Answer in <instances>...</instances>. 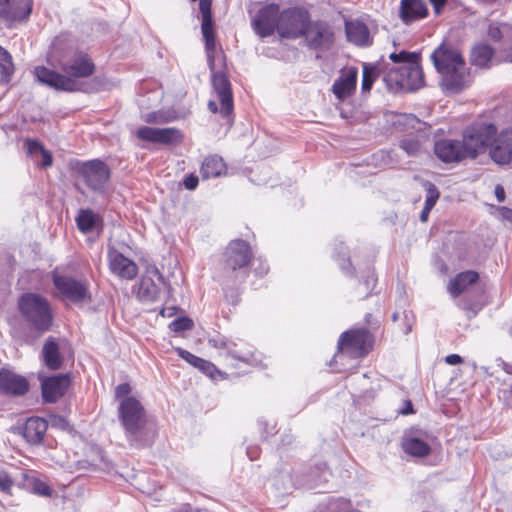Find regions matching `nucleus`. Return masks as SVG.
I'll list each match as a JSON object with an SVG mask.
<instances>
[{
	"mask_svg": "<svg viewBox=\"0 0 512 512\" xmlns=\"http://www.w3.org/2000/svg\"><path fill=\"white\" fill-rule=\"evenodd\" d=\"M435 15H440L448 0H429Z\"/></svg>",
	"mask_w": 512,
	"mask_h": 512,
	"instance_id": "obj_53",
	"label": "nucleus"
},
{
	"mask_svg": "<svg viewBox=\"0 0 512 512\" xmlns=\"http://www.w3.org/2000/svg\"><path fill=\"white\" fill-rule=\"evenodd\" d=\"M33 0H0V22L8 28L27 20L31 14Z\"/></svg>",
	"mask_w": 512,
	"mask_h": 512,
	"instance_id": "obj_16",
	"label": "nucleus"
},
{
	"mask_svg": "<svg viewBox=\"0 0 512 512\" xmlns=\"http://www.w3.org/2000/svg\"><path fill=\"white\" fill-rule=\"evenodd\" d=\"M339 255H340L339 260L341 261V262H340V267H341V269H342L345 273H347V274H351V271H350V270H351V269H350V268H351V262H350V259H349V257H348V253H347V252H345V251H343V252H341Z\"/></svg>",
	"mask_w": 512,
	"mask_h": 512,
	"instance_id": "obj_51",
	"label": "nucleus"
},
{
	"mask_svg": "<svg viewBox=\"0 0 512 512\" xmlns=\"http://www.w3.org/2000/svg\"><path fill=\"white\" fill-rule=\"evenodd\" d=\"M54 424H57V425H60V426H64L66 425V421L64 418L62 417H54Z\"/></svg>",
	"mask_w": 512,
	"mask_h": 512,
	"instance_id": "obj_61",
	"label": "nucleus"
},
{
	"mask_svg": "<svg viewBox=\"0 0 512 512\" xmlns=\"http://www.w3.org/2000/svg\"><path fill=\"white\" fill-rule=\"evenodd\" d=\"M166 285L159 269L155 266H150L146 269L145 274L139 282L137 297L144 303L160 301L162 288Z\"/></svg>",
	"mask_w": 512,
	"mask_h": 512,
	"instance_id": "obj_11",
	"label": "nucleus"
},
{
	"mask_svg": "<svg viewBox=\"0 0 512 512\" xmlns=\"http://www.w3.org/2000/svg\"><path fill=\"white\" fill-rule=\"evenodd\" d=\"M434 154L443 163H459L467 159L463 143L459 139L443 138L434 143Z\"/></svg>",
	"mask_w": 512,
	"mask_h": 512,
	"instance_id": "obj_19",
	"label": "nucleus"
},
{
	"mask_svg": "<svg viewBox=\"0 0 512 512\" xmlns=\"http://www.w3.org/2000/svg\"><path fill=\"white\" fill-rule=\"evenodd\" d=\"M118 417L131 445H138V434L147 423L146 411L135 397H126L119 402Z\"/></svg>",
	"mask_w": 512,
	"mask_h": 512,
	"instance_id": "obj_5",
	"label": "nucleus"
},
{
	"mask_svg": "<svg viewBox=\"0 0 512 512\" xmlns=\"http://www.w3.org/2000/svg\"><path fill=\"white\" fill-rule=\"evenodd\" d=\"M507 31L508 26L506 24L491 23L488 26L487 35L491 40L497 42L504 37Z\"/></svg>",
	"mask_w": 512,
	"mask_h": 512,
	"instance_id": "obj_41",
	"label": "nucleus"
},
{
	"mask_svg": "<svg viewBox=\"0 0 512 512\" xmlns=\"http://www.w3.org/2000/svg\"><path fill=\"white\" fill-rule=\"evenodd\" d=\"M329 512H354L350 500L345 498H334L328 503Z\"/></svg>",
	"mask_w": 512,
	"mask_h": 512,
	"instance_id": "obj_39",
	"label": "nucleus"
},
{
	"mask_svg": "<svg viewBox=\"0 0 512 512\" xmlns=\"http://www.w3.org/2000/svg\"><path fill=\"white\" fill-rule=\"evenodd\" d=\"M208 109L209 111H211L212 113H216L218 112V106H217V103L214 101V100H210L208 102Z\"/></svg>",
	"mask_w": 512,
	"mask_h": 512,
	"instance_id": "obj_58",
	"label": "nucleus"
},
{
	"mask_svg": "<svg viewBox=\"0 0 512 512\" xmlns=\"http://www.w3.org/2000/svg\"><path fill=\"white\" fill-rule=\"evenodd\" d=\"M431 60L441 76V85L446 90L458 93L469 86L470 73L457 48L442 43L431 54Z\"/></svg>",
	"mask_w": 512,
	"mask_h": 512,
	"instance_id": "obj_2",
	"label": "nucleus"
},
{
	"mask_svg": "<svg viewBox=\"0 0 512 512\" xmlns=\"http://www.w3.org/2000/svg\"><path fill=\"white\" fill-rule=\"evenodd\" d=\"M479 280V274L473 270H467L457 274L450 280L447 289L453 298L458 297L466 292L468 288L476 284Z\"/></svg>",
	"mask_w": 512,
	"mask_h": 512,
	"instance_id": "obj_29",
	"label": "nucleus"
},
{
	"mask_svg": "<svg viewBox=\"0 0 512 512\" xmlns=\"http://www.w3.org/2000/svg\"><path fill=\"white\" fill-rule=\"evenodd\" d=\"M136 135L140 140L157 144L176 145L183 141L182 132L174 127L152 128L143 126L136 131Z\"/></svg>",
	"mask_w": 512,
	"mask_h": 512,
	"instance_id": "obj_18",
	"label": "nucleus"
},
{
	"mask_svg": "<svg viewBox=\"0 0 512 512\" xmlns=\"http://www.w3.org/2000/svg\"><path fill=\"white\" fill-rule=\"evenodd\" d=\"M390 81L402 90L413 91L421 88L424 75L418 61H411L406 66H399L388 74Z\"/></svg>",
	"mask_w": 512,
	"mask_h": 512,
	"instance_id": "obj_13",
	"label": "nucleus"
},
{
	"mask_svg": "<svg viewBox=\"0 0 512 512\" xmlns=\"http://www.w3.org/2000/svg\"><path fill=\"white\" fill-rule=\"evenodd\" d=\"M17 305L21 316L37 331L44 332L52 326L51 305L44 296L32 292L24 293L19 297Z\"/></svg>",
	"mask_w": 512,
	"mask_h": 512,
	"instance_id": "obj_4",
	"label": "nucleus"
},
{
	"mask_svg": "<svg viewBox=\"0 0 512 512\" xmlns=\"http://www.w3.org/2000/svg\"><path fill=\"white\" fill-rule=\"evenodd\" d=\"M130 393H131V387L128 383L119 384L115 388V398L120 401L126 397H130L129 396Z\"/></svg>",
	"mask_w": 512,
	"mask_h": 512,
	"instance_id": "obj_50",
	"label": "nucleus"
},
{
	"mask_svg": "<svg viewBox=\"0 0 512 512\" xmlns=\"http://www.w3.org/2000/svg\"><path fill=\"white\" fill-rule=\"evenodd\" d=\"M386 122L396 133L409 134L415 130L426 129V122L421 121L413 114L388 112L385 114Z\"/></svg>",
	"mask_w": 512,
	"mask_h": 512,
	"instance_id": "obj_23",
	"label": "nucleus"
},
{
	"mask_svg": "<svg viewBox=\"0 0 512 512\" xmlns=\"http://www.w3.org/2000/svg\"><path fill=\"white\" fill-rule=\"evenodd\" d=\"M347 39L357 46H369L372 43L369 28L360 21H347L345 23Z\"/></svg>",
	"mask_w": 512,
	"mask_h": 512,
	"instance_id": "obj_30",
	"label": "nucleus"
},
{
	"mask_svg": "<svg viewBox=\"0 0 512 512\" xmlns=\"http://www.w3.org/2000/svg\"><path fill=\"white\" fill-rule=\"evenodd\" d=\"M143 120L147 123L164 124L170 122L172 118L168 114L158 111L146 114Z\"/></svg>",
	"mask_w": 512,
	"mask_h": 512,
	"instance_id": "obj_44",
	"label": "nucleus"
},
{
	"mask_svg": "<svg viewBox=\"0 0 512 512\" xmlns=\"http://www.w3.org/2000/svg\"><path fill=\"white\" fill-rule=\"evenodd\" d=\"M431 134L430 125L426 124V129L415 130L412 133L405 134L399 140V147L409 157H419L426 152V143Z\"/></svg>",
	"mask_w": 512,
	"mask_h": 512,
	"instance_id": "obj_20",
	"label": "nucleus"
},
{
	"mask_svg": "<svg viewBox=\"0 0 512 512\" xmlns=\"http://www.w3.org/2000/svg\"><path fill=\"white\" fill-rule=\"evenodd\" d=\"M42 356L45 365L51 370H57L61 368L63 358L60 352V345L57 343L55 338L49 337L42 349Z\"/></svg>",
	"mask_w": 512,
	"mask_h": 512,
	"instance_id": "obj_31",
	"label": "nucleus"
},
{
	"mask_svg": "<svg viewBox=\"0 0 512 512\" xmlns=\"http://www.w3.org/2000/svg\"><path fill=\"white\" fill-rule=\"evenodd\" d=\"M252 258L248 242L242 239L232 240L224 252V282L232 286L244 282L249 275L248 267Z\"/></svg>",
	"mask_w": 512,
	"mask_h": 512,
	"instance_id": "obj_3",
	"label": "nucleus"
},
{
	"mask_svg": "<svg viewBox=\"0 0 512 512\" xmlns=\"http://www.w3.org/2000/svg\"><path fill=\"white\" fill-rule=\"evenodd\" d=\"M505 218L512 222V210L508 209L505 213Z\"/></svg>",
	"mask_w": 512,
	"mask_h": 512,
	"instance_id": "obj_64",
	"label": "nucleus"
},
{
	"mask_svg": "<svg viewBox=\"0 0 512 512\" xmlns=\"http://www.w3.org/2000/svg\"><path fill=\"white\" fill-rule=\"evenodd\" d=\"M183 184L186 189L188 190H194L198 185V177L194 174H190L185 177Z\"/></svg>",
	"mask_w": 512,
	"mask_h": 512,
	"instance_id": "obj_52",
	"label": "nucleus"
},
{
	"mask_svg": "<svg viewBox=\"0 0 512 512\" xmlns=\"http://www.w3.org/2000/svg\"><path fill=\"white\" fill-rule=\"evenodd\" d=\"M445 362L449 365H457L463 362V359L458 354H450L445 357Z\"/></svg>",
	"mask_w": 512,
	"mask_h": 512,
	"instance_id": "obj_55",
	"label": "nucleus"
},
{
	"mask_svg": "<svg viewBox=\"0 0 512 512\" xmlns=\"http://www.w3.org/2000/svg\"><path fill=\"white\" fill-rule=\"evenodd\" d=\"M378 76L377 67L369 64L363 66V78L361 88L364 92L369 91Z\"/></svg>",
	"mask_w": 512,
	"mask_h": 512,
	"instance_id": "obj_38",
	"label": "nucleus"
},
{
	"mask_svg": "<svg viewBox=\"0 0 512 512\" xmlns=\"http://www.w3.org/2000/svg\"><path fill=\"white\" fill-rule=\"evenodd\" d=\"M208 343L210 346L219 350L220 356L231 357L247 364L256 362L252 347L245 342L237 344L225 337L217 336L209 339Z\"/></svg>",
	"mask_w": 512,
	"mask_h": 512,
	"instance_id": "obj_14",
	"label": "nucleus"
},
{
	"mask_svg": "<svg viewBox=\"0 0 512 512\" xmlns=\"http://www.w3.org/2000/svg\"><path fill=\"white\" fill-rule=\"evenodd\" d=\"M357 76V69L349 68L334 81L332 85V92L337 99L343 101L354 93L356 89Z\"/></svg>",
	"mask_w": 512,
	"mask_h": 512,
	"instance_id": "obj_27",
	"label": "nucleus"
},
{
	"mask_svg": "<svg viewBox=\"0 0 512 512\" xmlns=\"http://www.w3.org/2000/svg\"><path fill=\"white\" fill-rule=\"evenodd\" d=\"M429 10L424 0H401L399 6V18L409 25L428 16Z\"/></svg>",
	"mask_w": 512,
	"mask_h": 512,
	"instance_id": "obj_25",
	"label": "nucleus"
},
{
	"mask_svg": "<svg viewBox=\"0 0 512 512\" xmlns=\"http://www.w3.org/2000/svg\"><path fill=\"white\" fill-rule=\"evenodd\" d=\"M496 126L491 123H475L466 128L461 139L467 159H475L487 148L495 136Z\"/></svg>",
	"mask_w": 512,
	"mask_h": 512,
	"instance_id": "obj_6",
	"label": "nucleus"
},
{
	"mask_svg": "<svg viewBox=\"0 0 512 512\" xmlns=\"http://www.w3.org/2000/svg\"><path fill=\"white\" fill-rule=\"evenodd\" d=\"M70 385L68 375H56L44 379L41 383L42 396L46 402H56L62 397Z\"/></svg>",
	"mask_w": 512,
	"mask_h": 512,
	"instance_id": "obj_24",
	"label": "nucleus"
},
{
	"mask_svg": "<svg viewBox=\"0 0 512 512\" xmlns=\"http://www.w3.org/2000/svg\"><path fill=\"white\" fill-rule=\"evenodd\" d=\"M268 272V266L261 265L259 269H255V273L259 276L265 275Z\"/></svg>",
	"mask_w": 512,
	"mask_h": 512,
	"instance_id": "obj_60",
	"label": "nucleus"
},
{
	"mask_svg": "<svg viewBox=\"0 0 512 512\" xmlns=\"http://www.w3.org/2000/svg\"><path fill=\"white\" fill-rule=\"evenodd\" d=\"M29 389L28 381L11 371L0 370V391L5 394L21 396Z\"/></svg>",
	"mask_w": 512,
	"mask_h": 512,
	"instance_id": "obj_26",
	"label": "nucleus"
},
{
	"mask_svg": "<svg viewBox=\"0 0 512 512\" xmlns=\"http://www.w3.org/2000/svg\"><path fill=\"white\" fill-rule=\"evenodd\" d=\"M372 347V336L366 329H354L341 334L338 349L353 358L367 355Z\"/></svg>",
	"mask_w": 512,
	"mask_h": 512,
	"instance_id": "obj_9",
	"label": "nucleus"
},
{
	"mask_svg": "<svg viewBox=\"0 0 512 512\" xmlns=\"http://www.w3.org/2000/svg\"><path fill=\"white\" fill-rule=\"evenodd\" d=\"M78 229L83 233H90L102 226V217L91 209H81L76 217Z\"/></svg>",
	"mask_w": 512,
	"mask_h": 512,
	"instance_id": "obj_33",
	"label": "nucleus"
},
{
	"mask_svg": "<svg viewBox=\"0 0 512 512\" xmlns=\"http://www.w3.org/2000/svg\"><path fill=\"white\" fill-rule=\"evenodd\" d=\"M502 368L505 372L511 373V366L509 364L505 363L504 361H502Z\"/></svg>",
	"mask_w": 512,
	"mask_h": 512,
	"instance_id": "obj_62",
	"label": "nucleus"
},
{
	"mask_svg": "<svg viewBox=\"0 0 512 512\" xmlns=\"http://www.w3.org/2000/svg\"><path fill=\"white\" fill-rule=\"evenodd\" d=\"M107 256L109 269L112 274L125 280H133L137 276L138 266L133 260L127 258L114 248L109 249Z\"/></svg>",
	"mask_w": 512,
	"mask_h": 512,
	"instance_id": "obj_21",
	"label": "nucleus"
},
{
	"mask_svg": "<svg viewBox=\"0 0 512 512\" xmlns=\"http://www.w3.org/2000/svg\"><path fill=\"white\" fill-rule=\"evenodd\" d=\"M225 164L218 156H208L202 162L200 174L203 179L220 176L225 171Z\"/></svg>",
	"mask_w": 512,
	"mask_h": 512,
	"instance_id": "obj_34",
	"label": "nucleus"
},
{
	"mask_svg": "<svg viewBox=\"0 0 512 512\" xmlns=\"http://www.w3.org/2000/svg\"><path fill=\"white\" fill-rule=\"evenodd\" d=\"M48 63L55 69L38 66L34 74L39 82L66 92L86 91L82 78H87L94 73L95 65L90 57L77 49L76 41L68 33L57 35L47 54Z\"/></svg>",
	"mask_w": 512,
	"mask_h": 512,
	"instance_id": "obj_1",
	"label": "nucleus"
},
{
	"mask_svg": "<svg viewBox=\"0 0 512 512\" xmlns=\"http://www.w3.org/2000/svg\"><path fill=\"white\" fill-rule=\"evenodd\" d=\"M14 71L10 53L0 46V74L1 81L8 82Z\"/></svg>",
	"mask_w": 512,
	"mask_h": 512,
	"instance_id": "obj_36",
	"label": "nucleus"
},
{
	"mask_svg": "<svg viewBox=\"0 0 512 512\" xmlns=\"http://www.w3.org/2000/svg\"><path fill=\"white\" fill-rule=\"evenodd\" d=\"M199 9L202 15V21H211L212 13H211V1L210 0H200L199 1Z\"/></svg>",
	"mask_w": 512,
	"mask_h": 512,
	"instance_id": "obj_49",
	"label": "nucleus"
},
{
	"mask_svg": "<svg viewBox=\"0 0 512 512\" xmlns=\"http://www.w3.org/2000/svg\"><path fill=\"white\" fill-rule=\"evenodd\" d=\"M53 284L63 299L76 305L90 302L88 284L68 275L53 274Z\"/></svg>",
	"mask_w": 512,
	"mask_h": 512,
	"instance_id": "obj_8",
	"label": "nucleus"
},
{
	"mask_svg": "<svg viewBox=\"0 0 512 512\" xmlns=\"http://www.w3.org/2000/svg\"><path fill=\"white\" fill-rule=\"evenodd\" d=\"M80 174L86 185L93 191L102 192L110 178L109 167L101 160L94 159L83 163Z\"/></svg>",
	"mask_w": 512,
	"mask_h": 512,
	"instance_id": "obj_15",
	"label": "nucleus"
},
{
	"mask_svg": "<svg viewBox=\"0 0 512 512\" xmlns=\"http://www.w3.org/2000/svg\"><path fill=\"white\" fill-rule=\"evenodd\" d=\"M431 210H426V207H423L421 214H420V220L422 222H426L429 216Z\"/></svg>",
	"mask_w": 512,
	"mask_h": 512,
	"instance_id": "obj_59",
	"label": "nucleus"
},
{
	"mask_svg": "<svg viewBox=\"0 0 512 512\" xmlns=\"http://www.w3.org/2000/svg\"><path fill=\"white\" fill-rule=\"evenodd\" d=\"M402 448L405 453L413 457H425L429 455L431 448L423 440L416 437H408L403 439Z\"/></svg>",
	"mask_w": 512,
	"mask_h": 512,
	"instance_id": "obj_35",
	"label": "nucleus"
},
{
	"mask_svg": "<svg viewBox=\"0 0 512 512\" xmlns=\"http://www.w3.org/2000/svg\"><path fill=\"white\" fill-rule=\"evenodd\" d=\"M495 51L486 44L476 45L470 54L471 65L478 68L488 69L492 66Z\"/></svg>",
	"mask_w": 512,
	"mask_h": 512,
	"instance_id": "obj_32",
	"label": "nucleus"
},
{
	"mask_svg": "<svg viewBox=\"0 0 512 512\" xmlns=\"http://www.w3.org/2000/svg\"><path fill=\"white\" fill-rule=\"evenodd\" d=\"M213 88L220 101L219 113L222 117L227 118L233 112V96L230 81L223 73H216L212 79Z\"/></svg>",
	"mask_w": 512,
	"mask_h": 512,
	"instance_id": "obj_22",
	"label": "nucleus"
},
{
	"mask_svg": "<svg viewBox=\"0 0 512 512\" xmlns=\"http://www.w3.org/2000/svg\"><path fill=\"white\" fill-rule=\"evenodd\" d=\"M207 364L209 365V367H207L206 365H198L197 368H199L201 371H203L204 373H206L208 375H212L213 371L215 370V366L208 361H207Z\"/></svg>",
	"mask_w": 512,
	"mask_h": 512,
	"instance_id": "obj_57",
	"label": "nucleus"
},
{
	"mask_svg": "<svg viewBox=\"0 0 512 512\" xmlns=\"http://www.w3.org/2000/svg\"><path fill=\"white\" fill-rule=\"evenodd\" d=\"M202 35L205 41V48L208 52V56L210 57V53H212L215 49V34L213 29V20L211 21H202L201 24Z\"/></svg>",
	"mask_w": 512,
	"mask_h": 512,
	"instance_id": "obj_37",
	"label": "nucleus"
},
{
	"mask_svg": "<svg viewBox=\"0 0 512 512\" xmlns=\"http://www.w3.org/2000/svg\"><path fill=\"white\" fill-rule=\"evenodd\" d=\"M489 156L499 165L512 162V128L495 133L490 143Z\"/></svg>",
	"mask_w": 512,
	"mask_h": 512,
	"instance_id": "obj_17",
	"label": "nucleus"
},
{
	"mask_svg": "<svg viewBox=\"0 0 512 512\" xmlns=\"http://www.w3.org/2000/svg\"><path fill=\"white\" fill-rule=\"evenodd\" d=\"M310 19L308 11L300 7H292L281 11L278 34L282 38L297 39L302 37Z\"/></svg>",
	"mask_w": 512,
	"mask_h": 512,
	"instance_id": "obj_7",
	"label": "nucleus"
},
{
	"mask_svg": "<svg viewBox=\"0 0 512 512\" xmlns=\"http://www.w3.org/2000/svg\"><path fill=\"white\" fill-rule=\"evenodd\" d=\"M40 154L42 156L40 165L42 167H50L53 162L52 154L47 149H44Z\"/></svg>",
	"mask_w": 512,
	"mask_h": 512,
	"instance_id": "obj_54",
	"label": "nucleus"
},
{
	"mask_svg": "<svg viewBox=\"0 0 512 512\" xmlns=\"http://www.w3.org/2000/svg\"><path fill=\"white\" fill-rule=\"evenodd\" d=\"M25 147L27 149V153L30 156H35L37 154H40L45 149L44 146L39 141L33 140V139H26Z\"/></svg>",
	"mask_w": 512,
	"mask_h": 512,
	"instance_id": "obj_48",
	"label": "nucleus"
},
{
	"mask_svg": "<svg viewBox=\"0 0 512 512\" xmlns=\"http://www.w3.org/2000/svg\"><path fill=\"white\" fill-rule=\"evenodd\" d=\"M14 481L12 477L5 471L0 470V491L6 494H11Z\"/></svg>",
	"mask_w": 512,
	"mask_h": 512,
	"instance_id": "obj_46",
	"label": "nucleus"
},
{
	"mask_svg": "<svg viewBox=\"0 0 512 512\" xmlns=\"http://www.w3.org/2000/svg\"><path fill=\"white\" fill-rule=\"evenodd\" d=\"M389 58L394 63H401L400 66H406L411 61H419V55L414 52L401 51L400 53H391Z\"/></svg>",
	"mask_w": 512,
	"mask_h": 512,
	"instance_id": "obj_40",
	"label": "nucleus"
},
{
	"mask_svg": "<svg viewBox=\"0 0 512 512\" xmlns=\"http://www.w3.org/2000/svg\"><path fill=\"white\" fill-rule=\"evenodd\" d=\"M438 198H439L438 189L436 188L435 185L429 183L428 188H427V197H426L425 205H424V207H426V210H431L435 206Z\"/></svg>",
	"mask_w": 512,
	"mask_h": 512,
	"instance_id": "obj_45",
	"label": "nucleus"
},
{
	"mask_svg": "<svg viewBox=\"0 0 512 512\" xmlns=\"http://www.w3.org/2000/svg\"><path fill=\"white\" fill-rule=\"evenodd\" d=\"M495 195L498 202H503L505 200V191L501 185H497L495 187Z\"/></svg>",
	"mask_w": 512,
	"mask_h": 512,
	"instance_id": "obj_56",
	"label": "nucleus"
},
{
	"mask_svg": "<svg viewBox=\"0 0 512 512\" xmlns=\"http://www.w3.org/2000/svg\"><path fill=\"white\" fill-rule=\"evenodd\" d=\"M280 7L271 3L261 7L251 20L254 32L261 38H266L278 32Z\"/></svg>",
	"mask_w": 512,
	"mask_h": 512,
	"instance_id": "obj_12",
	"label": "nucleus"
},
{
	"mask_svg": "<svg viewBox=\"0 0 512 512\" xmlns=\"http://www.w3.org/2000/svg\"><path fill=\"white\" fill-rule=\"evenodd\" d=\"M47 428L48 423L45 419L30 417L23 425L22 435L28 443L38 445L42 443Z\"/></svg>",
	"mask_w": 512,
	"mask_h": 512,
	"instance_id": "obj_28",
	"label": "nucleus"
},
{
	"mask_svg": "<svg viewBox=\"0 0 512 512\" xmlns=\"http://www.w3.org/2000/svg\"><path fill=\"white\" fill-rule=\"evenodd\" d=\"M302 37L309 48L327 51L335 42V33L331 25L325 21L309 19Z\"/></svg>",
	"mask_w": 512,
	"mask_h": 512,
	"instance_id": "obj_10",
	"label": "nucleus"
},
{
	"mask_svg": "<svg viewBox=\"0 0 512 512\" xmlns=\"http://www.w3.org/2000/svg\"><path fill=\"white\" fill-rule=\"evenodd\" d=\"M247 454H248V456H249V458L251 460H254L257 457V453L256 452H252L250 449L247 450Z\"/></svg>",
	"mask_w": 512,
	"mask_h": 512,
	"instance_id": "obj_63",
	"label": "nucleus"
},
{
	"mask_svg": "<svg viewBox=\"0 0 512 512\" xmlns=\"http://www.w3.org/2000/svg\"><path fill=\"white\" fill-rule=\"evenodd\" d=\"M176 351L182 359H184L185 361H187L189 364H191L194 367H198V365H206L207 367H209L206 360L195 356L194 354L190 353L189 351H186L182 348H177Z\"/></svg>",
	"mask_w": 512,
	"mask_h": 512,
	"instance_id": "obj_42",
	"label": "nucleus"
},
{
	"mask_svg": "<svg viewBox=\"0 0 512 512\" xmlns=\"http://www.w3.org/2000/svg\"><path fill=\"white\" fill-rule=\"evenodd\" d=\"M192 327L193 321L187 317L177 318L169 324L170 330L174 332L186 331L191 329Z\"/></svg>",
	"mask_w": 512,
	"mask_h": 512,
	"instance_id": "obj_43",
	"label": "nucleus"
},
{
	"mask_svg": "<svg viewBox=\"0 0 512 512\" xmlns=\"http://www.w3.org/2000/svg\"><path fill=\"white\" fill-rule=\"evenodd\" d=\"M32 490L35 494L40 496H50L51 488L43 481L34 479L32 481Z\"/></svg>",
	"mask_w": 512,
	"mask_h": 512,
	"instance_id": "obj_47",
	"label": "nucleus"
}]
</instances>
